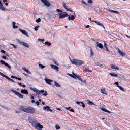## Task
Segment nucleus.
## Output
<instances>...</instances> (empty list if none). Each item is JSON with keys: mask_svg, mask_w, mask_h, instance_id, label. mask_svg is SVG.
Segmentation results:
<instances>
[{"mask_svg": "<svg viewBox=\"0 0 130 130\" xmlns=\"http://www.w3.org/2000/svg\"><path fill=\"white\" fill-rule=\"evenodd\" d=\"M70 61L73 64L76 65L81 66L82 64L84 63V62L81 60L76 59H70Z\"/></svg>", "mask_w": 130, "mask_h": 130, "instance_id": "nucleus-3", "label": "nucleus"}, {"mask_svg": "<svg viewBox=\"0 0 130 130\" xmlns=\"http://www.w3.org/2000/svg\"><path fill=\"white\" fill-rule=\"evenodd\" d=\"M66 9L67 10L72 13L73 14H75L74 12L73 11L72 9L71 8H67Z\"/></svg>", "mask_w": 130, "mask_h": 130, "instance_id": "nucleus-25", "label": "nucleus"}, {"mask_svg": "<svg viewBox=\"0 0 130 130\" xmlns=\"http://www.w3.org/2000/svg\"><path fill=\"white\" fill-rule=\"evenodd\" d=\"M16 24V23L14 22H12L13 27L14 29L17 28L18 27L17 26L15 25Z\"/></svg>", "mask_w": 130, "mask_h": 130, "instance_id": "nucleus-26", "label": "nucleus"}, {"mask_svg": "<svg viewBox=\"0 0 130 130\" xmlns=\"http://www.w3.org/2000/svg\"><path fill=\"white\" fill-rule=\"evenodd\" d=\"M71 108L70 107H69L68 108L65 107V108L66 109L68 110Z\"/></svg>", "mask_w": 130, "mask_h": 130, "instance_id": "nucleus-60", "label": "nucleus"}, {"mask_svg": "<svg viewBox=\"0 0 130 130\" xmlns=\"http://www.w3.org/2000/svg\"><path fill=\"white\" fill-rule=\"evenodd\" d=\"M4 65H5V66H7V67H8L9 68V69L11 68V67H10V66H9L7 63L5 62V63Z\"/></svg>", "mask_w": 130, "mask_h": 130, "instance_id": "nucleus-38", "label": "nucleus"}, {"mask_svg": "<svg viewBox=\"0 0 130 130\" xmlns=\"http://www.w3.org/2000/svg\"><path fill=\"white\" fill-rule=\"evenodd\" d=\"M112 12L116 13L117 14H118L119 13L117 11H114L112 10Z\"/></svg>", "mask_w": 130, "mask_h": 130, "instance_id": "nucleus-46", "label": "nucleus"}, {"mask_svg": "<svg viewBox=\"0 0 130 130\" xmlns=\"http://www.w3.org/2000/svg\"><path fill=\"white\" fill-rule=\"evenodd\" d=\"M100 109L101 110H102L104 111H105V112H108V113H112V112H111L110 111H109L107 110L106 109H105L103 107H101L100 108Z\"/></svg>", "mask_w": 130, "mask_h": 130, "instance_id": "nucleus-15", "label": "nucleus"}, {"mask_svg": "<svg viewBox=\"0 0 130 130\" xmlns=\"http://www.w3.org/2000/svg\"><path fill=\"white\" fill-rule=\"evenodd\" d=\"M41 1L46 6L49 7L50 6V3L48 1L46 0H41Z\"/></svg>", "mask_w": 130, "mask_h": 130, "instance_id": "nucleus-10", "label": "nucleus"}, {"mask_svg": "<svg viewBox=\"0 0 130 130\" xmlns=\"http://www.w3.org/2000/svg\"><path fill=\"white\" fill-rule=\"evenodd\" d=\"M90 56L92 57L94 55V54L91 48H90Z\"/></svg>", "mask_w": 130, "mask_h": 130, "instance_id": "nucleus-28", "label": "nucleus"}, {"mask_svg": "<svg viewBox=\"0 0 130 130\" xmlns=\"http://www.w3.org/2000/svg\"><path fill=\"white\" fill-rule=\"evenodd\" d=\"M62 5H63V7L65 9H66L67 8V7L66 6V5L64 3H63Z\"/></svg>", "mask_w": 130, "mask_h": 130, "instance_id": "nucleus-44", "label": "nucleus"}, {"mask_svg": "<svg viewBox=\"0 0 130 130\" xmlns=\"http://www.w3.org/2000/svg\"><path fill=\"white\" fill-rule=\"evenodd\" d=\"M44 44L46 45H47L48 46H50L51 45V43L48 41L45 42L44 43Z\"/></svg>", "mask_w": 130, "mask_h": 130, "instance_id": "nucleus-34", "label": "nucleus"}, {"mask_svg": "<svg viewBox=\"0 0 130 130\" xmlns=\"http://www.w3.org/2000/svg\"><path fill=\"white\" fill-rule=\"evenodd\" d=\"M111 67L112 69L117 70H118L119 69V68L117 66L113 64L111 65Z\"/></svg>", "mask_w": 130, "mask_h": 130, "instance_id": "nucleus-13", "label": "nucleus"}, {"mask_svg": "<svg viewBox=\"0 0 130 130\" xmlns=\"http://www.w3.org/2000/svg\"><path fill=\"white\" fill-rule=\"evenodd\" d=\"M101 92L104 94L107 95L106 91L104 89H101Z\"/></svg>", "mask_w": 130, "mask_h": 130, "instance_id": "nucleus-20", "label": "nucleus"}, {"mask_svg": "<svg viewBox=\"0 0 130 130\" xmlns=\"http://www.w3.org/2000/svg\"><path fill=\"white\" fill-rule=\"evenodd\" d=\"M96 44L97 46L100 48H103V46L102 44L99 43L98 42H96Z\"/></svg>", "mask_w": 130, "mask_h": 130, "instance_id": "nucleus-17", "label": "nucleus"}, {"mask_svg": "<svg viewBox=\"0 0 130 130\" xmlns=\"http://www.w3.org/2000/svg\"><path fill=\"white\" fill-rule=\"evenodd\" d=\"M16 79H17L18 80H21V79L19 78H17L16 77Z\"/></svg>", "mask_w": 130, "mask_h": 130, "instance_id": "nucleus-64", "label": "nucleus"}, {"mask_svg": "<svg viewBox=\"0 0 130 130\" xmlns=\"http://www.w3.org/2000/svg\"><path fill=\"white\" fill-rule=\"evenodd\" d=\"M68 17V19L69 20H73L75 19V17L73 15H71V17L69 15H68V16H67Z\"/></svg>", "mask_w": 130, "mask_h": 130, "instance_id": "nucleus-18", "label": "nucleus"}, {"mask_svg": "<svg viewBox=\"0 0 130 130\" xmlns=\"http://www.w3.org/2000/svg\"><path fill=\"white\" fill-rule=\"evenodd\" d=\"M1 64L2 65L4 64L5 62L4 61H3V60H1Z\"/></svg>", "mask_w": 130, "mask_h": 130, "instance_id": "nucleus-47", "label": "nucleus"}, {"mask_svg": "<svg viewBox=\"0 0 130 130\" xmlns=\"http://www.w3.org/2000/svg\"><path fill=\"white\" fill-rule=\"evenodd\" d=\"M19 30L22 34L26 36V37H29V36L28 35L27 32L25 30L22 29H19Z\"/></svg>", "mask_w": 130, "mask_h": 130, "instance_id": "nucleus-9", "label": "nucleus"}, {"mask_svg": "<svg viewBox=\"0 0 130 130\" xmlns=\"http://www.w3.org/2000/svg\"><path fill=\"white\" fill-rule=\"evenodd\" d=\"M70 111L71 112H74V110H73V109H70Z\"/></svg>", "mask_w": 130, "mask_h": 130, "instance_id": "nucleus-57", "label": "nucleus"}, {"mask_svg": "<svg viewBox=\"0 0 130 130\" xmlns=\"http://www.w3.org/2000/svg\"><path fill=\"white\" fill-rule=\"evenodd\" d=\"M20 92L22 94H28V91L25 89L21 90Z\"/></svg>", "mask_w": 130, "mask_h": 130, "instance_id": "nucleus-14", "label": "nucleus"}, {"mask_svg": "<svg viewBox=\"0 0 130 130\" xmlns=\"http://www.w3.org/2000/svg\"><path fill=\"white\" fill-rule=\"evenodd\" d=\"M50 107L48 106H47L46 107H45L44 108V109L45 110H46V109L47 110V111H48L50 109Z\"/></svg>", "mask_w": 130, "mask_h": 130, "instance_id": "nucleus-36", "label": "nucleus"}, {"mask_svg": "<svg viewBox=\"0 0 130 130\" xmlns=\"http://www.w3.org/2000/svg\"><path fill=\"white\" fill-rule=\"evenodd\" d=\"M81 2L82 4H84L85 5H87V4L84 0H82L81 1Z\"/></svg>", "mask_w": 130, "mask_h": 130, "instance_id": "nucleus-40", "label": "nucleus"}, {"mask_svg": "<svg viewBox=\"0 0 130 130\" xmlns=\"http://www.w3.org/2000/svg\"><path fill=\"white\" fill-rule=\"evenodd\" d=\"M55 127L56 130H58L60 128V126L58 124H56L55 125Z\"/></svg>", "mask_w": 130, "mask_h": 130, "instance_id": "nucleus-33", "label": "nucleus"}, {"mask_svg": "<svg viewBox=\"0 0 130 130\" xmlns=\"http://www.w3.org/2000/svg\"><path fill=\"white\" fill-rule=\"evenodd\" d=\"M85 71L86 72H91L92 71V70H89V69H87L85 68Z\"/></svg>", "mask_w": 130, "mask_h": 130, "instance_id": "nucleus-29", "label": "nucleus"}, {"mask_svg": "<svg viewBox=\"0 0 130 130\" xmlns=\"http://www.w3.org/2000/svg\"><path fill=\"white\" fill-rule=\"evenodd\" d=\"M76 77L78 79L80 80L81 82L85 83H86V80H83L80 76H76Z\"/></svg>", "mask_w": 130, "mask_h": 130, "instance_id": "nucleus-21", "label": "nucleus"}, {"mask_svg": "<svg viewBox=\"0 0 130 130\" xmlns=\"http://www.w3.org/2000/svg\"><path fill=\"white\" fill-rule=\"evenodd\" d=\"M39 26L38 25L37 26H36L34 28L35 30L36 31L38 30V28H39Z\"/></svg>", "mask_w": 130, "mask_h": 130, "instance_id": "nucleus-45", "label": "nucleus"}, {"mask_svg": "<svg viewBox=\"0 0 130 130\" xmlns=\"http://www.w3.org/2000/svg\"><path fill=\"white\" fill-rule=\"evenodd\" d=\"M104 46L105 48H106V47H107V45L106 44V43L105 42H104Z\"/></svg>", "mask_w": 130, "mask_h": 130, "instance_id": "nucleus-58", "label": "nucleus"}, {"mask_svg": "<svg viewBox=\"0 0 130 130\" xmlns=\"http://www.w3.org/2000/svg\"><path fill=\"white\" fill-rule=\"evenodd\" d=\"M38 66L39 67H40L42 69H43L45 67V66H44L40 64H39Z\"/></svg>", "mask_w": 130, "mask_h": 130, "instance_id": "nucleus-32", "label": "nucleus"}, {"mask_svg": "<svg viewBox=\"0 0 130 130\" xmlns=\"http://www.w3.org/2000/svg\"><path fill=\"white\" fill-rule=\"evenodd\" d=\"M11 91L14 94L19 97L22 98H23V96L20 93L14 91L13 89L11 90Z\"/></svg>", "mask_w": 130, "mask_h": 130, "instance_id": "nucleus-6", "label": "nucleus"}, {"mask_svg": "<svg viewBox=\"0 0 130 130\" xmlns=\"http://www.w3.org/2000/svg\"><path fill=\"white\" fill-rule=\"evenodd\" d=\"M88 102L87 103L89 105H95L92 102L90 101L89 100H88Z\"/></svg>", "mask_w": 130, "mask_h": 130, "instance_id": "nucleus-30", "label": "nucleus"}, {"mask_svg": "<svg viewBox=\"0 0 130 130\" xmlns=\"http://www.w3.org/2000/svg\"><path fill=\"white\" fill-rule=\"evenodd\" d=\"M1 52L2 53H3L4 54H5L6 53V52L3 50H1Z\"/></svg>", "mask_w": 130, "mask_h": 130, "instance_id": "nucleus-56", "label": "nucleus"}, {"mask_svg": "<svg viewBox=\"0 0 130 130\" xmlns=\"http://www.w3.org/2000/svg\"><path fill=\"white\" fill-rule=\"evenodd\" d=\"M56 11L59 15L62 12V11L61 10L58 9H56Z\"/></svg>", "mask_w": 130, "mask_h": 130, "instance_id": "nucleus-24", "label": "nucleus"}, {"mask_svg": "<svg viewBox=\"0 0 130 130\" xmlns=\"http://www.w3.org/2000/svg\"><path fill=\"white\" fill-rule=\"evenodd\" d=\"M72 74L74 76H75L76 77V76H77L74 73V72H72Z\"/></svg>", "mask_w": 130, "mask_h": 130, "instance_id": "nucleus-63", "label": "nucleus"}, {"mask_svg": "<svg viewBox=\"0 0 130 130\" xmlns=\"http://www.w3.org/2000/svg\"><path fill=\"white\" fill-rule=\"evenodd\" d=\"M3 2L5 4V5L7 6L8 5V4L7 3V0H3Z\"/></svg>", "mask_w": 130, "mask_h": 130, "instance_id": "nucleus-31", "label": "nucleus"}, {"mask_svg": "<svg viewBox=\"0 0 130 130\" xmlns=\"http://www.w3.org/2000/svg\"><path fill=\"white\" fill-rule=\"evenodd\" d=\"M94 22L97 25H100L101 26H102L103 24L100 23L99 22L96 21H94Z\"/></svg>", "mask_w": 130, "mask_h": 130, "instance_id": "nucleus-27", "label": "nucleus"}, {"mask_svg": "<svg viewBox=\"0 0 130 130\" xmlns=\"http://www.w3.org/2000/svg\"><path fill=\"white\" fill-rule=\"evenodd\" d=\"M53 62H54V63L56 65L58 66L59 64L58 63V62H57L56 61V60H54L53 61Z\"/></svg>", "mask_w": 130, "mask_h": 130, "instance_id": "nucleus-39", "label": "nucleus"}, {"mask_svg": "<svg viewBox=\"0 0 130 130\" xmlns=\"http://www.w3.org/2000/svg\"><path fill=\"white\" fill-rule=\"evenodd\" d=\"M117 51V52L119 53L121 56H124L125 55L126 53L125 52H123L121 50L118 48H116Z\"/></svg>", "mask_w": 130, "mask_h": 130, "instance_id": "nucleus-7", "label": "nucleus"}, {"mask_svg": "<svg viewBox=\"0 0 130 130\" xmlns=\"http://www.w3.org/2000/svg\"><path fill=\"white\" fill-rule=\"evenodd\" d=\"M88 3L89 4H92V0H88L87 1Z\"/></svg>", "mask_w": 130, "mask_h": 130, "instance_id": "nucleus-41", "label": "nucleus"}, {"mask_svg": "<svg viewBox=\"0 0 130 130\" xmlns=\"http://www.w3.org/2000/svg\"><path fill=\"white\" fill-rule=\"evenodd\" d=\"M118 87L122 91L124 90V89L121 86H118Z\"/></svg>", "mask_w": 130, "mask_h": 130, "instance_id": "nucleus-37", "label": "nucleus"}, {"mask_svg": "<svg viewBox=\"0 0 130 130\" xmlns=\"http://www.w3.org/2000/svg\"><path fill=\"white\" fill-rule=\"evenodd\" d=\"M84 26L86 28H89V27H90V26L88 25H85Z\"/></svg>", "mask_w": 130, "mask_h": 130, "instance_id": "nucleus-52", "label": "nucleus"}, {"mask_svg": "<svg viewBox=\"0 0 130 130\" xmlns=\"http://www.w3.org/2000/svg\"><path fill=\"white\" fill-rule=\"evenodd\" d=\"M16 41L20 45H23L27 48L29 47V46L27 43L21 41L19 40L18 39H17L16 40Z\"/></svg>", "mask_w": 130, "mask_h": 130, "instance_id": "nucleus-5", "label": "nucleus"}, {"mask_svg": "<svg viewBox=\"0 0 130 130\" xmlns=\"http://www.w3.org/2000/svg\"><path fill=\"white\" fill-rule=\"evenodd\" d=\"M47 95H48V94L47 93L46 91H45V93L43 94V95L44 96H46Z\"/></svg>", "mask_w": 130, "mask_h": 130, "instance_id": "nucleus-51", "label": "nucleus"}, {"mask_svg": "<svg viewBox=\"0 0 130 130\" xmlns=\"http://www.w3.org/2000/svg\"><path fill=\"white\" fill-rule=\"evenodd\" d=\"M115 84L117 86V87H118V86H119V85L118 84L119 83L118 82H116L115 83Z\"/></svg>", "mask_w": 130, "mask_h": 130, "instance_id": "nucleus-53", "label": "nucleus"}, {"mask_svg": "<svg viewBox=\"0 0 130 130\" xmlns=\"http://www.w3.org/2000/svg\"><path fill=\"white\" fill-rule=\"evenodd\" d=\"M28 88L35 92L37 94H39L41 93H43L44 92L43 90H40L35 88H32L31 87H29Z\"/></svg>", "mask_w": 130, "mask_h": 130, "instance_id": "nucleus-4", "label": "nucleus"}, {"mask_svg": "<svg viewBox=\"0 0 130 130\" xmlns=\"http://www.w3.org/2000/svg\"><path fill=\"white\" fill-rule=\"evenodd\" d=\"M96 65L99 66L100 67H102L103 68H105V66L102 64L100 63L99 62H97L95 63Z\"/></svg>", "mask_w": 130, "mask_h": 130, "instance_id": "nucleus-16", "label": "nucleus"}, {"mask_svg": "<svg viewBox=\"0 0 130 130\" xmlns=\"http://www.w3.org/2000/svg\"><path fill=\"white\" fill-rule=\"evenodd\" d=\"M0 75L4 77H5V78H7V77H8L7 76L4 75V74H3V73H1V72H0Z\"/></svg>", "mask_w": 130, "mask_h": 130, "instance_id": "nucleus-35", "label": "nucleus"}, {"mask_svg": "<svg viewBox=\"0 0 130 130\" xmlns=\"http://www.w3.org/2000/svg\"><path fill=\"white\" fill-rule=\"evenodd\" d=\"M44 80L47 84L50 85H51V83L53 82V80H52L46 78L44 79Z\"/></svg>", "mask_w": 130, "mask_h": 130, "instance_id": "nucleus-12", "label": "nucleus"}, {"mask_svg": "<svg viewBox=\"0 0 130 130\" xmlns=\"http://www.w3.org/2000/svg\"><path fill=\"white\" fill-rule=\"evenodd\" d=\"M21 109L24 112L30 113H33L35 112V109L31 107H29L26 108L22 107Z\"/></svg>", "mask_w": 130, "mask_h": 130, "instance_id": "nucleus-2", "label": "nucleus"}, {"mask_svg": "<svg viewBox=\"0 0 130 130\" xmlns=\"http://www.w3.org/2000/svg\"><path fill=\"white\" fill-rule=\"evenodd\" d=\"M39 103H40V102L38 101H36V104L38 106L39 105Z\"/></svg>", "mask_w": 130, "mask_h": 130, "instance_id": "nucleus-50", "label": "nucleus"}, {"mask_svg": "<svg viewBox=\"0 0 130 130\" xmlns=\"http://www.w3.org/2000/svg\"><path fill=\"white\" fill-rule=\"evenodd\" d=\"M6 79H8V80L9 81H10L13 82H14V81L13 80L9 78L8 77H7V78Z\"/></svg>", "mask_w": 130, "mask_h": 130, "instance_id": "nucleus-43", "label": "nucleus"}, {"mask_svg": "<svg viewBox=\"0 0 130 130\" xmlns=\"http://www.w3.org/2000/svg\"><path fill=\"white\" fill-rule=\"evenodd\" d=\"M81 104H82V107L83 108H85V105L83 104V102H82V103Z\"/></svg>", "mask_w": 130, "mask_h": 130, "instance_id": "nucleus-55", "label": "nucleus"}, {"mask_svg": "<svg viewBox=\"0 0 130 130\" xmlns=\"http://www.w3.org/2000/svg\"><path fill=\"white\" fill-rule=\"evenodd\" d=\"M2 58L5 59L6 58V57L4 56H2Z\"/></svg>", "mask_w": 130, "mask_h": 130, "instance_id": "nucleus-62", "label": "nucleus"}, {"mask_svg": "<svg viewBox=\"0 0 130 130\" xmlns=\"http://www.w3.org/2000/svg\"><path fill=\"white\" fill-rule=\"evenodd\" d=\"M41 21V19L40 18H39L38 19H37L36 20V22L37 23H39Z\"/></svg>", "mask_w": 130, "mask_h": 130, "instance_id": "nucleus-42", "label": "nucleus"}, {"mask_svg": "<svg viewBox=\"0 0 130 130\" xmlns=\"http://www.w3.org/2000/svg\"><path fill=\"white\" fill-rule=\"evenodd\" d=\"M23 74L24 75L26 76H28V75H27L25 73H23Z\"/></svg>", "mask_w": 130, "mask_h": 130, "instance_id": "nucleus-61", "label": "nucleus"}, {"mask_svg": "<svg viewBox=\"0 0 130 130\" xmlns=\"http://www.w3.org/2000/svg\"><path fill=\"white\" fill-rule=\"evenodd\" d=\"M76 103L78 105H80V104H81L82 103V102H78L77 101L76 102Z\"/></svg>", "mask_w": 130, "mask_h": 130, "instance_id": "nucleus-49", "label": "nucleus"}, {"mask_svg": "<svg viewBox=\"0 0 130 130\" xmlns=\"http://www.w3.org/2000/svg\"><path fill=\"white\" fill-rule=\"evenodd\" d=\"M38 40H39V41L40 40V41H41L43 42L44 41V39H41L40 38H39L38 39Z\"/></svg>", "mask_w": 130, "mask_h": 130, "instance_id": "nucleus-48", "label": "nucleus"}, {"mask_svg": "<svg viewBox=\"0 0 130 130\" xmlns=\"http://www.w3.org/2000/svg\"><path fill=\"white\" fill-rule=\"evenodd\" d=\"M107 11H109L110 12H112V10H110V9H107Z\"/></svg>", "mask_w": 130, "mask_h": 130, "instance_id": "nucleus-59", "label": "nucleus"}, {"mask_svg": "<svg viewBox=\"0 0 130 130\" xmlns=\"http://www.w3.org/2000/svg\"><path fill=\"white\" fill-rule=\"evenodd\" d=\"M22 69L26 72L27 73L29 74H31V73L27 69H26L25 68H22Z\"/></svg>", "mask_w": 130, "mask_h": 130, "instance_id": "nucleus-19", "label": "nucleus"}, {"mask_svg": "<svg viewBox=\"0 0 130 130\" xmlns=\"http://www.w3.org/2000/svg\"><path fill=\"white\" fill-rule=\"evenodd\" d=\"M68 15L65 12H62L59 15V18H63L65 17H67Z\"/></svg>", "mask_w": 130, "mask_h": 130, "instance_id": "nucleus-8", "label": "nucleus"}, {"mask_svg": "<svg viewBox=\"0 0 130 130\" xmlns=\"http://www.w3.org/2000/svg\"><path fill=\"white\" fill-rule=\"evenodd\" d=\"M110 74L111 76L113 77H118L117 74H115L114 73H110Z\"/></svg>", "mask_w": 130, "mask_h": 130, "instance_id": "nucleus-23", "label": "nucleus"}, {"mask_svg": "<svg viewBox=\"0 0 130 130\" xmlns=\"http://www.w3.org/2000/svg\"><path fill=\"white\" fill-rule=\"evenodd\" d=\"M10 44L11 45H12L14 48H17V46L15 45L12 44Z\"/></svg>", "mask_w": 130, "mask_h": 130, "instance_id": "nucleus-54", "label": "nucleus"}, {"mask_svg": "<svg viewBox=\"0 0 130 130\" xmlns=\"http://www.w3.org/2000/svg\"><path fill=\"white\" fill-rule=\"evenodd\" d=\"M50 66L52 69L56 70L57 71H58V68L56 66L53 64H51Z\"/></svg>", "mask_w": 130, "mask_h": 130, "instance_id": "nucleus-11", "label": "nucleus"}, {"mask_svg": "<svg viewBox=\"0 0 130 130\" xmlns=\"http://www.w3.org/2000/svg\"><path fill=\"white\" fill-rule=\"evenodd\" d=\"M54 85L56 87H60V86L59 84L57 82L55 81L54 82Z\"/></svg>", "mask_w": 130, "mask_h": 130, "instance_id": "nucleus-22", "label": "nucleus"}, {"mask_svg": "<svg viewBox=\"0 0 130 130\" xmlns=\"http://www.w3.org/2000/svg\"><path fill=\"white\" fill-rule=\"evenodd\" d=\"M29 120L32 126L36 129L37 130H42L43 128V126L39 123L37 122V121L36 120L35 118L32 117H29Z\"/></svg>", "mask_w": 130, "mask_h": 130, "instance_id": "nucleus-1", "label": "nucleus"}]
</instances>
